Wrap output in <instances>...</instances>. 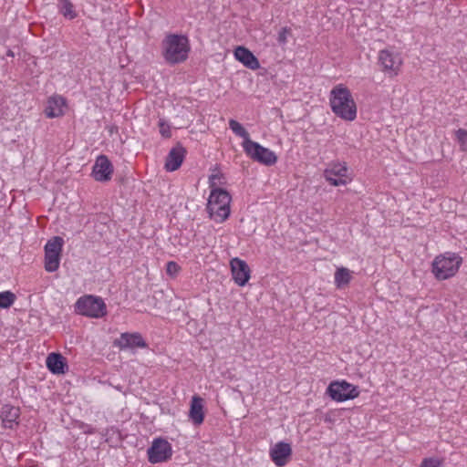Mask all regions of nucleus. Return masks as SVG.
Returning <instances> with one entry per match:
<instances>
[{"label": "nucleus", "mask_w": 467, "mask_h": 467, "mask_svg": "<svg viewBox=\"0 0 467 467\" xmlns=\"http://www.w3.org/2000/svg\"><path fill=\"white\" fill-rule=\"evenodd\" d=\"M333 113L344 120L352 121L357 117V105L350 90L343 84L335 86L329 93Z\"/></svg>", "instance_id": "f257e3e1"}, {"label": "nucleus", "mask_w": 467, "mask_h": 467, "mask_svg": "<svg viewBox=\"0 0 467 467\" xmlns=\"http://www.w3.org/2000/svg\"><path fill=\"white\" fill-rule=\"evenodd\" d=\"M163 57L171 65L184 62L190 52V43L186 36L170 34L162 41Z\"/></svg>", "instance_id": "f03ea898"}, {"label": "nucleus", "mask_w": 467, "mask_h": 467, "mask_svg": "<svg viewBox=\"0 0 467 467\" xmlns=\"http://www.w3.org/2000/svg\"><path fill=\"white\" fill-rule=\"evenodd\" d=\"M230 193L222 188H213L208 199L207 211L210 218L217 223L224 222L230 215Z\"/></svg>", "instance_id": "7ed1b4c3"}, {"label": "nucleus", "mask_w": 467, "mask_h": 467, "mask_svg": "<svg viewBox=\"0 0 467 467\" xmlns=\"http://www.w3.org/2000/svg\"><path fill=\"white\" fill-rule=\"evenodd\" d=\"M462 262V257L456 254H441L432 263V272L440 280L448 279L457 273Z\"/></svg>", "instance_id": "20e7f679"}, {"label": "nucleus", "mask_w": 467, "mask_h": 467, "mask_svg": "<svg viewBox=\"0 0 467 467\" xmlns=\"http://www.w3.org/2000/svg\"><path fill=\"white\" fill-rule=\"evenodd\" d=\"M75 309L78 314L93 318H99L107 314L103 299L91 295L79 297L75 304Z\"/></svg>", "instance_id": "39448f33"}, {"label": "nucleus", "mask_w": 467, "mask_h": 467, "mask_svg": "<svg viewBox=\"0 0 467 467\" xmlns=\"http://www.w3.org/2000/svg\"><path fill=\"white\" fill-rule=\"evenodd\" d=\"M64 240L54 236L45 245V269L48 273L57 271L59 267Z\"/></svg>", "instance_id": "423d86ee"}, {"label": "nucleus", "mask_w": 467, "mask_h": 467, "mask_svg": "<svg viewBox=\"0 0 467 467\" xmlns=\"http://www.w3.org/2000/svg\"><path fill=\"white\" fill-rule=\"evenodd\" d=\"M244 150L252 160L266 166L274 165L277 161V156L273 150L254 140L246 141Z\"/></svg>", "instance_id": "0eeeda50"}, {"label": "nucleus", "mask_w": 467, "mask_h": 467, "mask_svg": "<svg viewBox=\"0 0 467 467\" xmlns=\"http://www.w3.org/2000/svg\"><path fill=\"white\" fill-rule=\"evenodd\" d=\"M327 394L333 400L342 402L357 398L359 390L346 380L333 381L327 387Z\"/></svg>", "instance_id": "6e6552de"}, {"label": "nucleus", "mask_w": 467, "mask_h": 467, "mask_svg": "<svg viewBox=\"0 0 467 467\" xmlns=\"http://www.w3.org/2000/svg\"><path fill=\"white\" fill-rule=\"evenodd\" d=\"M148 460L150 463L167 462L171 458L172 449L171 443L162 438L155 439L147 451Z\"/></svg>", "instance_id": "1a4fd4ad"}, {"label": "nucleus", "mask_w": 467, "mask_h": 467, "mask_svg": "<svg viewBox=\"0 0 467 467\" xmlns=\"http://www.w3.org/2000/svg\"><path fill=\"white\" fill-rule=\"evenodd\" d=\"M114 169L106 155H99L92 168V176L97 182H105L111 180Z\"/></svg>", "instance_id": "9d476101"}, {"label": "nucleus", "mask_w": 467, "mask_h": 467, "mask_svg": "<svg viewBox=\"0 0 467 467\" xmlns=\"http://www.w3.org/2000/svg\"><path fill=\"white\" fill-rule=\"evenodd\" d=\"M347 172L348 167L345 162H333L324 171V176L331 185L339 186L347 183Z\"/></svg>", "instance_id": "9b49d317"}, {"label": "nucleus", "mask_w": 467, "mask_h": 467, "mask_svg": "<svg viewBox=\"0 0 467 467\" xmlns=\"http://www.w3.org/2000/svg\"><path fill=\"white\" fill-rule=\"evenodd\" d=\"M233 279L240 286L245 285L249 279L251 270L244 260L234 257L230 261Z\"/></svg>", "instance_id": "f8f14e48"}, {"label": "nucleus", "mask_w": 467, "mask_h": 467, "mask_svg": "<svg viewBox=\"0 0 467 467\" xmlns=\"http://www.w3.org/2000/svg\"><path fill=\"white\" fill-rule=\"evenodd\" d=\"M292 454L289 443L279 441L271 450L270 456L275 464L278 467L285 466Z\"/></svg>", "instance_id": "ddd939ff"}, {"label": "nucleus", "mask_w": 467, "mask_h": 467, "mask_svg": "<svg viewBox=\"0 0 467 467\" xmlns=\"http://www.w3.org/2000/svg\"><path fill=\"white\" fill-rule=\"evenodd\" d=\"M185 148L181 143H177L166 157L164 165L165 170L168 171H174L178 170L185 158Z\"/></svg>", "instance_id": "4468645a"}, {"label": "nucleus", "mask_w": 467, "mask_h": 467, "mask_svg": "<svg viewBox=\"0 0 467 467\" xmlns=\"http://www.w3.org/2000/svg\"><path fill=\"white\" fill-rule=\"evenodd\" d=\"M114 346L123 349L146 348L147 344L140 333H122L120 337L115 340Z\"/></svg>", "instance_id": "2eb2a0df"}, {"label": "nucleus", "mask_w": 467, "mask_h": 467, "mask_svg": "<svg viewBox=\"0 0 467 467\" xmlns=\"http://www.w3.org/2000/svg\"><path fill=\"white\" fill-rule=\"evenodd\" d=\"M379 64L383 70L395 73L401 65V59L398 54H394L389 50H381L379 54Z\"/></svg>", "instance_id": "dca6fc26"}, {"label": "nucleus", "mask_w": 467, "mask_h": 467, "mask_svg": "<svg viewBox=\"0 0 467 467\" xmlns=\"http://www.w3.org/2000/svg\"><path fill=\"white\" fill-rule=\"evenodd\" d=\"M235 58L242 62L246 67L255 70L260 67V63L257 57L246 47H237L234 49Z\"/></svg>", "instance_id": "f3484780"}, {"label": "nucleus", "mask_w": 467, "mask_h": 467, "mask_svg": "<svg viewBox=\"0 0 467 467\" xmlns=\"http://www.w3.org/2000/svg\"><path fill=\"white\" fill-rule=\"evenodd\" d=\"M46 363L53 374H64L67 369L66 358L60 353H50Z\"/></svg>", "instance_id": "a211bd4d"}, {"label": "nucleus", "mask_w": 467, "mask_h": 467, "mask_svg": "<svg viewBox=\"0 0 467 467\" xmlns=\"http://www.w3.org/2000/svg\"><path fill=\"white\" fill-rule=\"evenodd\" d=\"M189 417L194 425H200L203 422V400L199 396H193L191 401Z\"/></svg>", "instance_id": "6ab92c4d"}, {"label": "nucleus", "mask_w": 467, "mask_h": 467, "mask_svg": "<svg viewBox=\"0 0 467 467\" xmlns=\"http://www.w3.org/2000/svg\"><path fill=\"white\" fill-rule=\"evenodd\" d=\"M66 101L62 97H52L48 99L45 109L47 118H57L63 115V106Z\"/></svg>", "instance_id": "aec40b11"}, {"label": "nucleus", "mask_w": 467, "mask_h": 467, "mask_svg": "<svg viewBox=\"0 0 467 467\" xmlns=\"http://www.w3.org/2000/svg\"><path fill=\"white\" fill-rule=\"evenodd\" d=\"M19 414V408L11 405L3 406L1 410V418L4 427L12 429L14 424L16 423V420L18 419Z\"/></svg>", "instance_id": "412c9836"}, {"label": "nucleus", "mask_w": 467, "mask_h": 467, "mask_svg": "<svg viewBox=\"0 0 467 467\" xmlns=\"http://www.w3.org/2000/svg\"><path fill=\"white\" fill-rule=\"evenodd\" d=\"M351 272L348 268L338 267L335 272L334 280L337 288H343L348 285L351 281Z\"/></svg>", "instance_id": "4be33fe9"}, {"label": "nucleus", "mask_w": 467, "mask_h": 467, "mask_svg": "<svg viewBox=\"0 0 467 467\" xmlns=\"http://www.w3.org/2000/svg\"><path fill=\"white\" fill-rule=\"evenodd\" d=\"M229 127L236 136H239L244 139V141L242 143L243 148H244L246 141H252L248 131L237 120L233 119H230Z\"/></svg>", "instance_id": "5701e85b"}, {"label": "nucleus", "mask_w": 467, "mask_h": 467, "mask_svg": "<svg viewBox=\"0 0 467 467\" xmlns=\"http://www.w3.org/2000/svg\"><path fill=\"white\" fill-rule=\"evenodd\" d=\"M59 12L67 18L73 19L77 16L74 5L69 0H60L58 4Z\"/></svg>", "instance_id": "b1692460"}, {"label": "nucleus", "mask_w": 467, "mask_h": 467, "mask_svg": "<svg viewBox=\"0 0 467 467\" xmlns=\"http://www.w3.org/2000/svg\"><path fill=\"white\" fill-rule=\"evenodd\" d=\"M16 295L11 291L0 293V308H9L16 300Z\"/></svg>", "instance_id": "393cba45"}, {"label": "nucleus", "mask_w": 467, "mask_h": 467, "mask_svg": "<svg viewBox=\"0 0 467 467\" xmlns=\"http://www.w3.org/2000/svg\"><path fill=\"white\" fill-rule=\"evenodd\" d=\"M442 460L437 457L425 458L422 460L420 467H441Z\"/></svg>", "instance_id": "a878e982"}, {"label": "nucleus", "mask_w": 467, "mask_h": 467, "mask_svg": "<svg viewBox=\"0 0 467 467\" xmlns=\"http://www.w3.org/2000/svg\"><path fill=\"white\" fill-rule=\"evenodd\" d=\"M159 128H160V133L163 138H171V127L169 124H167L164 120L160 119L159 121Z\"/></svg>", "instance_id": "bb28decb"}, {"label": "nucleus", "mask_w": 467, "mask_h": 467, "mask_svg": "<svg viewBox=\"0 0 467 467\" xmlns=\"http://www.w3.org/2000/svg\"><path fill=\"white\" fill-rule=\"evenodd\" d=\"M181 270V267L176 262L170 261L166 265V272L168 275L173 276L176 275L179 271Z\"/></svg>", "instance_id": "cd10ccee"}, {"label": "nucleus", "mask_w": 467, "mask_h": 467, "mask_svg": "<svg viewBox=\"0 0 467 467\" xmlns=\"http://www.w3.org/2000/svg\"><path fill=\"white\" fill-rule=\"evenodd\" d=\"M455 136L461 146L467 144V130L464 129H459L455 131Z\"/></svg>", "instance_id": "c85d7f7f"}, {"label": "nucleus", "mask_w": 467, "mask_h": 467, "mask_svg": "<svg viewBox=\"0 0 467 467\" xmlns=\"http://www.w3.org/2000/svg\"><path fill=\"white\" fill-rule=\"evenodd\" d=\"M290 29L287 27H283L278 33L277 42L280 45H285L287 42V35L290 34Z\"/></svg>", "instance_id": "c756f323"}, {"label": "nucleus", "mask_w": 467, "mask_h": 467, "mask_svg": "<svg viewBox=\"0 0 467 467\" xmlns=\"http://www.w3.org/2000/svg\"><path fill=\"white\" fill-rule=\"evenodd\" d=\"M219 180L220 179V175L219 174H212L209 178V181H210V187L212 189L213 188H216L215 187V182H214V180Z\"/></svg>", "instance_id": "7c9ffc66"}]
</instances>
